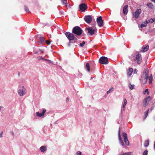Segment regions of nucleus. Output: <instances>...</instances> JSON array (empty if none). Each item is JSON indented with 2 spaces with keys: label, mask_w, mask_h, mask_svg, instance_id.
I'll return each mask as SVG.
<instances>
[{
  "label": "nucleus",
  "mask_w": 155,
  "mask_h": 155,
  "mask_svg": "<svg viewBox=\"0 0 155 155\" xmlns=\"http://www.w3.org/2000/svg\"><path fill=\"white\" fill-rule=\"evenodd\" d=\"M40 42L41 43H42L44 42V38L43 37H40Z\"/></svg>",
  "instance_id": "28"
},
{
  "label": "nucleus",
  "mask_w": 155,
  "mask_h": 155,
  "mask_svg": "<svg viewBox=\"0 0 155 155\" xmlns=\"http://www.w3.org/2000/svg\"><path fill=\"white\" fill-rule=\"evenodd\" d=\"M150 1H151L152 2H154V1H155V0H150Z\"/></svg>",
  "instance_id": "48"
},
{
  "label": "nucleus",
  "mask_w": 155,
  "mask_h": 155,
  "mask_svg": "<svg viewBox=\"0 0 155 155\" xmlns=\"http://www.w3.org/2000/svg\"><path fill=\"white\" fill-rule=\"evenodd\" d=\"M69 101V98L67 97L66 99V102L67 103Z\"/></svg>",
  "instance_id": "42"
},
{
  "label": "nucleus",
  "mask_w": 155,
  "mask_h": 155,
  "mask_svg": "<svg viewBox=\"0 0 155 155\" xmlns=\"http://www.w3.org/2000/svg\"><path fill=\"white\" fill-rule=\"evenodd\" d=\"M120 128L119 129V132H118L119 140V141L120 143L122 145H124V142L122 140L121 138V137L120 136Z\"/></svg>",
  "instance_id": "15"
},
{
  "label": "nucleus",
  "mask_w": 155,
  "mask_h": 155,
  "mask_svg": "<svg viewBox=\"0 0 155 155\" xmlns=\"http://www.w3.org/2000/svg\"><path fill=\"white\" fill-rule=\"evenodd\" d=\"M84 20L87 23V15H86L84 18Z\"/></svg>",
  "instance_id": "36"
},
{
  "label": "nucleus",
  "mask_w": 155,
  "mask_h": 155,
  "mask_svg": "<svg viewBox=\"0 0 155 155\" xmlns=\"http://www.w3.org/2000/svg\"><path fill=\"white\" fill-rule=\"evenodd\" d=\"M85 64V67L87 69V63H86Z\"/></svg>",
  "instance_id": "45"
},
{
  "label": "nucleus",
  "mask_w": 155,
  "mask_h": 155,
  "mask_svg": "<svg viewBox=\"0 0 155 155\" xmlns=\"http://www.w3.org/2000/svg\"><path fill=\"white\" fill-rule=\"evenodd\" d=\"M3 107L2 106H0V111L1 110L2 108H3Z\"/></svg>",
  "instance_id": "44"
},
{
  "label": "nucleus",
  "mask_w": 155,
  "mask_h": 155,
  "mask_svg": "<svg viewBox=\"0 0 155 155\" xmlns=\"http://www.w3.org/2000/svg\"><path fill=\"white\" fill-rule=\"evenodd\" d=\"M61 2L64 5H66L67 4V1L66 0H61Z\"/></svg>",
  "instance_id": "29"
},
{
  "label": "nucleus",
  "mask_w": 155,
  "mask_h": 155,
  "mask_svg": "<svg viewBox=\"0 0 155 155\" xmlns=\"http://www.w3.org/2000/svg\"><path fill=\"white\" fill-rule=\"evenodd\" d=\"M65 35L69 40L70 42L74 43L77 41V38L74 36L73 34L72 33L69 32H66L65 33Z\"/></svg>",
  "instance_id": "2"
},
{
  "label": "nucleus",
  "mask_w": 155,
  "mask_h": 155,
  "mask_svg": "<svg viewBox=\"0 0 155 155\" xmlns=\"http://www.w3.org/2000/svg\"><path fill=\"white\" fill-rule=\"evenodd\" d=\"M150 22V21H149V19L148 20H146V24H148V23Z\"/></svg>",
  "instance_id": "43"
},
{
  "label": "nucleus",
  "mask_w": 155,
  "mask_h": 155,
  "mask_svg": "<svg viewBox=\"0 0 155 155\" xmlns=\"http://www.w3.org/2000/svg\"><path fill=\"white\" fill-rule=\"evenodd\" d=\"M149 21H150V22L152 23L155 21V19L153 18H150L149 19Z\"/></svg>",
  "instance_id": "35"
},
{
  "label": "nucleus",
  "mask_w": 155,
  "mask_h": 155,
  "mask_svg": "<svg viewBox=\"0 0 155 155\" xmlns=\"http://www.w3.org/2000/svg\"><path fill=\"white\" fill-rule=\"evenodd\" d=\"M44 58V57H42V56H41V57H38V60H43V59Z\"/></svg>",
  "instance_id": "34"
},
{
  "label": "nucleus",
  "mask_w": 155,
  "mask_h": 155,
  "mask_svg": "<svg viewBox=\"0 0 155 155\" xmlns=\"http://www.w3.org/2000/svg\"><path fill=\"white\" fill-rule=\"evenodd\" d=\"M43 60H44V61H47L48 60V59H45V58H44Z\"/></svg>",
  "instance_id": "46"
},
{
  "label": "nucleus",
  "mask_w": 155,
  "mask_h": 155,
  "mask_svg": "<svg viewBox=\"0 0 155 155\" xmlns=\"http://www.w3.org/2000/svg\"><path fill=\"white\" fill-rule=\"evenodd\" d=\"M94 64V62L93 61H90L89 63H88V71H90V68L91 66H93Z\"/></svg>",
  "instance_id": "17"
},
{
  "label": "nucleus",
  "mask_w": 155,
  "mask_h": 155,
  "mask_svg": "<svg viewBox=\"0 0 155 155\" xmlns=\"http://www.w3.org/2000/svg\"><path fill=\"white\" fill-rule=\"evenodd\" d=\"M149 140H147L145 142L144 146L145 147H147L149 144Z\"/></svg>",
  "instance_id": "24"
},
{
  "label": "nucleus",
  "mask_w": 155,
  "mask_h": 155,
  "mask_svg": "<svg viewBox=\"0 0 155 155\" xmlns=\"http://www.w3.org/2000/svg\"><path fill=\"white\" fill-rule=\"evenodd\" d=\"M127 104V101L126 99H124V104L123 105V107L124 108L126 105Z\"/></svg>",
  "instance_id": "26"
},
{
  "label": "nucleus",
  "mask_w": 155,
  "mask_h": 155,
  "mask_svg": "<svg viewBox=\"0 0 155 155\" xmlns=\"http://www.w3.org/2000/svg\"><path fill=\"white\" fill-rule=\"evenodd\" d=\"M136 60L138 64H140L142 61L141 58V55L139 53L136 55Z\"/></svg>",
  "instance_id": "8"
},
{
  "label": "nucleus",
  "mask_w": 155,
  "mask_h": 155,
  "mask_svg": "<svg viewBox=\"0 0 155 155\" xmlns=\"http://www.w3.org/2000/svg\"><path fill=\"white\" fill-rule=\"evenodd\" d=\"M3 132H2L0 134V137L1 138L2 137Z\"/></svg>",
  "instance_id": "41"
},
{
  "label": "nucleus",
  "mask_w": 155,
  "mask_h": 155,
  "mask_svg": "<svg viewBox=\"0 0 155 155\" xmlns=\"http://www.w3.org/2000/svg\"><path fill=\"white\" fill-rule=\"evenodd\" d=\"M140 80L141 84L145 85L147 82V79L141 75Z\"/></svg>",
  "instance_id": "13"
},
{
  "label": "nucleus",
  "mask_w": 155,
  "mask_h": 155,
  "mask_svg": "<svg viewBox=\"0 0 155 155\" xmlns=\"http://www.w3.org/2000/svg\"><path fill=\"white\" fill-rule=\"evenodd\" d=\"M89 51L90 52V53H91V52L90 51Z\"/></svg>",
  "instance_id": "52"
},
{
  "label": "nucleus",
  "mask_w": 155,
  "mask_h": 155,
  "mask_svg": "<svg viewBox=\"0 0 155 155\" xmlns=\"http://www.w3.org/2000/svg\"><path fill=\"white\" fill-rule=\"evenodd\" d=\"M130 88L131 90H132L134 89V85H130L129 87Z\"/></svg>",
  "instance_id": "37"
},
{
  "label": "nucleus",
  "mask_w": 155,
  "mask_h": 155,
  "mask_svg": "<svg viewBox=\"0 0 155 155\" xmlns=\"http://www.w3.org/2000/svg\"><path fill=\"white\" fill-rule=\"evenodd\" d=\"M71 42H70H70L68 43V46H70V45H71Z\"/></svg>",
  "instance_id": "47"
},
{
  "label": "nucleus",
  "mask_w": 155,
  "mask_h": 155,
  "mask_svg": "<svg viewBox=\"0 0 155 155\" xmlns=\"http://www.w3.org/2000/svg\"><path fill=\"white\" fill-rule=\"evenodd\" d=\"M41 53H43V51L41 50Z\"/></svg>",
  "instance_id": "50"
},
{
  "label": "nucleus",
  "mask_w": 155,
  "mask_h": 155,
  "mask_svg": "<svg viewBox=\"0 0 155 155\" xmlns=\"http://www.w3.org/2000/svg\"><path fill=\"white\" fill-rule=\"evenodd\" d=\"M149 110V109H148L146 111V112L144 113L145 114L144 116L143 120H145L147 117L148 114Z\"/></svg>",
  "instance_id": "22"
},
{
  "label": "nucleus",
  "mask_w": 155,
  "mask_h": 155,
  "mask_svg": "<svg viewBox=\"0 0 155 155\" xmlns=\"http://www.w3.org/2000/svg\"><path fill=\"white\" fill-rule=\"evenodd\" d=\"M123 136L124 142L125 144L127 146H129V142L127 139V134L125 133H124L123 134Z\"/></svg>",
  "instance_id": "10"
},
{
  "label": "nucleus",
  "mask_w": 155,
  "mask_h": 155,
  "mask_svg": "<svg viewBox=\"0 0 155 155\" xmlns=\"http://www.w3.org/2000/svg\"><path fill=\"white\" fill-rule=\"evenodd\" d=\"M154 2V3H155V1H154V2Z\"/></svg>",
  "instance_id": "54"
},
{
  "label": "nucleus",
  "mask_w": 155,
  "mask_h": 155,
  "mask_svg": "<svg viewBox=\"0 0 155 155\" xmlns=\"http://www.w3.org/2000/svg\"><path fill=\"white\" fill-rule=\"evenodd\" d=\"M149 46L147 45L146 47H143L142 49L143 50L141 51V52H145V51H147L149 49Z\"/></svg>",
  "instance_id": "18"
},
{
  "label": "nucleus",
  "mask_w": 155,
  "mask_h": 155,
  "mask_svg": "<svg viewBox=\"0 0 155 155\" xmlns=\"http://www.w3.org/2000/svg\"><path fill=\"white\" fill-rule=\"evenodd\" d=\"M133 71V70L132 68H130L127 73V75L129 76H130L132 74Z\"/></svg>",
  "instance_id": "19"
},
{
  "label": "nucleus",
  "mask_w": 155,
  "mask_h": 155,
  "mask_svg": "<svg viewBox=\"0 0 155 155\" xmlns=\"http://www.w3.org/2000/svg\"><path fill=\"white\" fill-rule=\"evenodd\" d=\"M92 20V16L90 15H88V24H90Z\"/></svg>",
  "instance_id": "21"
},
{
  "label": "nucleus",
  "mask_w": 155,
  "mask_h": 155,
  "mask_svg": "<svg viewBox=\"0 0 155 155\" xmlns=\"http://www.w3.org/2000/svg\"><path fill=\"white\" fill-rule=\"evenodd\" d=\"M146 25L145 23H144V24H141L140 25V27L141 28H143L144 27H145Z\"/></svg>",
  "instance_id": "33"
},
{
  "label": "nucleus",
  "mask_w": 155,
  "mask_h": 155,
  "mask_svg": "<svg viewBox=\"0 0 155 155\" xmlns=\"http://www.w3.org/2000/svg\"><path fill=\"white\" fill-rule=\"evenodd\" d=\"M148 90L147 89H146L143 92V94H145L146 93H147V94L149 95V92L148 91Z\"/></svg>",
  "instance_id": "30"
},
{
  "label": "nucleus",
  "mask_w": 155,
  "mask_h": 155,
  "mask_svg": "<svg viewBox=\"0 0 155 155\" xmlns=\"http://www.w3.org/2000/svg\"><path fill=\"white\" fill-rule=\"evenodd\" d=\"M12 135H14V134H13V132L12 133Z\"/></svg>",
  "instance_id": "53"
},
{
  "label": "nucleus",
  "mask_w": 155,
  "mask_h": 155,
  "mask_svg": "<svg viewBox=\"0 0 155 155\" xmlns=\"http://www.w3.org/2000/svg\"><path fill=\"white\" fill-rule=\"evenodd\" d=\"M40 150L42 152H44L47 150L46 147L44 146H42L40 147Z\"/></svg>",
  "instance_id": "20"
},
{
  "label": "nucleus",
  "mask_w": 155,
  "mask_h": 155,
  "mask_svg": "<svg viewBox=\"0 0 155 155\" xmlns=\"http://www.w3.org/2000/svg\"><path fill=\"white\" fill-rule=\"evenodd\" d=\"M76 154H78L79 155H81V151H78L77 152Z\"/></svg>",
  "instance_id": "38"
},
{
  "label": "nucleus",
  "mask_w": 155,
  "mask_h": 155,
  "mask_svg": "<svg viewBox=\"0 0 155 155\" xmlns=\"http://www.w3.org/2000/svg\"><path fill=\"white\" fill-rule=\"evenodd\" d=\"M141 12V9L139 8H137L136 11L135 12L134 16L135 18H138L139 15L140 14Z\"/></svg>",
  "instance_id": "12"
},
{
  "label": "nucleus",
  "mask_w": 155,
  "mask_h": 155,
  "mask_svg": "<svg viewBox=\"0 0 155 155\" xmlns=\"http://www.w3.org/2000/svg\"><path fill=\"white\" fill-rule=\"evenodd\" d=\"M97 22L98 26L101 27L104 25L103 21L101 16L97 18L96 20Z\"/></svg>",
  "instance_id": "6"
},
{
  "label": "nucleus",
  "mask_w": 155,
  "mask_h": 155,
  "mask_svg": "<svg viewBox=\"0 0 155 155\" xmlns=\"http://www.w3.org/2000/svg\"><path fill=\"white\" fill-rule=\"evenodd\" d=\"M154 147L155 149V142H154Z\"/></svg>",
  "instance_id": "49"
},
{
  "label": "nucleus",
  "mask_w": 155,
  "mask_h": 155,
  "mask_svg": "<svg viewBox=\"0 0 155 155\" xmlns=\"http://www.w3.org/2000/svg\"><path fill=\"white\" fill-rule=\"evenodd\" d=\"M82 32V30L78 26H76L74 27L72 30V32L78 36L81 35Z\"/></svg>",
  "instance_id": "4"
},
{
  "label": "nucleus",
  "mask_w": 155,
  "mask_h": 155,
  "mask_svg": "<svg viewBox=\"0 0 155 155\" xmlns=\"http://www.w3.org/2000/svg\"><path fill=\"white\" fill-rule=\"evenodd\" d=\"M46 43L47 44H48V45H50V42H51L50 41H49L48 40H47L46 41Z\"/></svg>",
  "instance_id": "40"
},
{
  "label": "nucleus",
  "mask_w": 155,
  "mask_h": 155,
  "mask_svg": "<svg viewBox=\"0 0 155 155\" xmlns=\"http://www.w3.org/2000/svg\"><path fill=\"white\" fill-rule=\"evenodd\" d=\"M24 9L25 10V11L27 12H29V10L28 9V8L26 6H24Z\"/></svg>",
  "instance_id": "27"
},
{
  "label": "nucleus",
  "mask_w": 155,
  "mask_h": 155,
  "mask_svg": "<svg viewBox=\"0 0 155 155\" xmlns=\"http://www.w3.org/2000/svg\"><path fill=\"white\" fill-rule=\"evenodd\" d=\"M85 30H87V27H86L85 28Z\"/></svg>",
  "instance_id": "51"
},
{
  "label": "nucleus",
  "mask_w": 155,
  "mask_h": 155,
  "mask_svg": "<svg viewBox=\"0 0 155 155\" xmlns=\"http://www.w3.org/2000/svg\"><path fill=\"white\" fill-rule=\"evenodd\" d=\"M150 97L148 96L147 97L145 98L143 102V106L145 107L148 105L150 101Z\"/></svg>",
  "instance_id": "11"
},
{
  "label": "nucleus",
  "mask_w": 155,
  "mask_h": 155,
  "mask_svg": "<svg viewBox=\"0 0 155 155\" xmlns=\"http://www.w3.org/2000/svg\"><path fill=\"white\" fill-rule=\"evenodd\" d=\"M147 5L151 8L153 9L154 8V6L152 3L149 2L147 3Z\"/></svg>",
  "instance_id": "23"
},
{
  "label": "nucleus",
  "mask_w": 155,
  "mask_h": 155,
  "mask_svg": "<svg viewBox=\"0 0 155 155\" xmlns=\"http://www.w3.org/2000/svg\"><path fill=\"white\" fill-rule=\"evenodd\" d=\"M97 30L95 24H93L91 26L88 27V33L91 36L94 35Z\"/></svg>",
  "instance_id": "3"
},
{
  "label": "nucleus",
  "mask_w": 155,
  "mask_h": 155,
  "mask_svg": "<svg viewBox=\"0 0 155 155\" xmlns=\"http://www.w3.org/2000/svg\"><path fill=\"white\" fill-rule=\"evenodd\" d=\"M114 89V88L112 87H111V88L109 89V90L107 91V93L108 94L113 91Z\"/></svg>",
  "instance_id": "25"
},
{
  "label": "nucleus",
  "mask_w": 155,
  "mask_h": 155,
  "mask_svg": "<svg viewBox=\"0 0 155 155\" xmlns=\"http://www.w3.org/2000/svg\"><path fill=\"white\" fill-rule=\"evenodd\" d=\"M47 62H48V63H51L52 64H53V62L52 61H51L50 60H49V59H48V60Z\"/></svg>",
  "instance_id": "39"
},
{
  "label": "nucleus",
  "mask_w": 155,
  "mask_h": 155,
  "mask_svg": "<svg viewBox=\"0 0 155 155\" xmlns=\"http://www.w3.org/2000/svg\"><path fill=\"white\" fill-rule=\"evenodd\" d=\"M128 5H125L123 8V12L124 15H126L127 14L128 12Z\"/></svg>",
  "instance_id": "16"
},
{
  "label": "nucleus",
  "mask_w": 155,
  "mask_h": 155,
  "mask_svg": "<svg viewBox=\"0 0 155 155\" xmlns=\"http://www.w3.org/2000/svg\"><path fill=\"white\" fill-rule=\"evenodd\" d=\"M46 110L45 109H43L42 110V112L41 113H40L39 112H37L36 113V114L37 116L39 117H41L44 115L45 113Z\"/></svg>",
  "instance_id": "14"
},
{
  "label": "nucleus",
  "mask_w": 155,
  "mask_h": 155,
  "mask_svg": "<svg viewBox=\"0 0 155 155\" xmlns=\"http://www.w3.org/2000/svg\"><path fill=\"white\" fill-rule=\"evenodd\" d=\"M148 153V151L147 150H144L143 153V155H147Z\"/></svg>",
  "instance_id": "31"
},
{
  "label": "nucleus",
  "mask_w": 155,
  "mask_h": 155,
  "mask_svg": "<svg viewBox=\"0 0 155 155\" xmlns=\"http://www.w3.org/2000/svg\"><path fill=\"white\" fill-rule=\"evenodd\" d=\"M87 8V5L84 3H82L79 5V8L82 12H84Z\"/></svg>",
  "instance_id": "9"
},
{
  "label": "nucleus",
  "mask_w": 155,
  "mask_h": 155,
  "mask_svg": "<svg viewBox=\"0 0 155 155\" xmlns=\"http://www.w3.org/2000/svg\"><path fill=\"white\" fill-rule=\"evenodd\" d=\"M99 63L103 64H106L108 63V61L107 57L102 56L99 59Z\"/></svg>",
  "instance_id": "5"
},
{
  "label": "nucleus",
  "mask_w": 155,
  "mask_h": 155,
  "mask_svg": "<svg viewBox=\"0 0 155 155\" xmlns=\"http://www.w3.org/2000/svg\"><path fill=\"white\" fill-rule=\"evenodd\" d=\"M149 71L147 68H144L142 76L148 79V78L149 80V84H150L153 81V76L152 74H151L150 76H149Z\"/></svg>",
  "instance_id": "1"
},
{
  "label": "nucleus",
  "mask_w": 155,
  "mask_h": 155,
  "mask_svg": "<svg viewBox=\"0 0 155 155\" xmlns=\"http://www.w3.org/2000/svg\"><path fill=\"white\" fill-rule=\"evenodd\" d=\"M85 44V41H83L82 42V43H80V44L79 45L81 47H82Z\"/></svg>",
  "instance_id": "32"
},
{
  "label": "nucleus",
  "mask_w": 155,
  "mask_h": 155,
  "mask_svg": "<svg viewBox=\"0 0 155 155\" xmlns=\"http://www.w3.org/2000/svg\"><path fill=\"white\" fill-rule=\"evenodd\" d=\"M26 93V90L25 88L23 86L21 89H19L18 91V94L20 96H24Z\"/></svg>",
  "instance_id": "7"
}]
</instances>
